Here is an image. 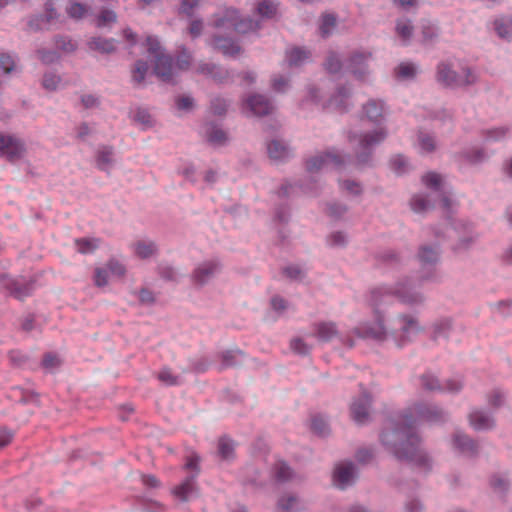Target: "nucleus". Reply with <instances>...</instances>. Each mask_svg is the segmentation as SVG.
Returning <instances> with one entry per match:
<instances>
[{"label": "nucleus", "instance_id": "obj_28", "mask_svg": "<svg viewBox=\"0 0 512 512\" xmlns=\"http://www.w3.org/2000/svg\"><path fill=\"white\" fill-rule=\"evenodd\" d=\"M267 152L271 159L284 161L292 156L290 146L283 140L273 139L267 144Z\"/></svg>", "mask_w": 512, "mask_h": 512}, {"label": "nucleus", "instance_id": "obj_48", "mask_svg": "<svg viewBox=\"0 0 512 512\" xmlns=\"http://www.w3.org/2000/svg\"><path fill=\"white\" fill-rule=\"evenodd\" d=\"M62 85V78L60 75L53 71H48L44 74L42 79V86L46 90L55 91Z\"/></svg>", "mask_w": 512, "mask_h": 512}, {"label": "nucleus", "instance_id": "obj_45", "mask_svg": "<svg viewBox=\"0 0 512 512\" xmlns=\"http://www.w3.org/2000/svg\"><path fill=\"white\" fill-rule=\"evenodd\" d=\"M149 73L150 69L148 64L143 60H138L132 69V79L134 83L141 85L145 83L146 77Z\"/></svg>", "mask_w": 512, "mask_h": 512}, {"label": "nucleus", "instance_id": "obj_11", "mask_svg": "<svg viewBox=\"0 0 512 512\" xmlns=\"http://www.w3.org/2000/svg\"><path fill=\"white\" fill-rule=\"evenodd\" d=\"M373 59V53L369 50L359 49L353 51L347 61V69L351 75L360 82H366L371 76L369 62Z\"/></svg>", "mask_w": 512, "mask_h": 512}, {"label": "nucleus", "instance_id": "obj_60", "mask_svg": "<svg viewBox=\"0 0 512 512\" xmlns=\"http://www.w3.org/2000/svg\"><path fill=\"white\" fill-rule=\"evenodd\" d=\"M290 347L295 353L300 355H306L311 350V347L302 338L292 339Z\"/></svg>", "mask_w": 512, "mask_h": 512}, {"label": "nucleus", "instance_id": "obj_42", "mask_svg": "<svg viewBox=\"0 0 512 512\" xmlns=\"http://www.w3.org/2000/svg\"><path fill=\"white\" fill-rule=\"evenodd\" d=\"M452 319L448 317L437 319L432 324V333L434 338H446L452 330Z\"/></svg>", "mask_w": 512, "mask_h": 512}, {"label": "nucleus", "instance_id": "obj_41", "mask_svg": "<svg viewBox=\"0 0 512 512\" xmlns=\"http://www.w3.org/2000/svg\"><path fill=\"white\" fill-rule=\"evenodd\" d=\"M273 477L279 483H285L293 479L294 472L292 469L284 462L277 461L273 468Z\"/></svg>", "mask_w": 512, "mask_h": 512}, {"label": "nucleus", "instance_id": "obj_25", "mask_svg": "<svg viewBox=\"0 0 512 512\" xmlns=\"http://www.w3.org/2000/svg\"><path fill=\"white\" fill-rule=\"evenodd\" d=\"M371 399L367 393L361 394L354 399L350 406V412L353 420L359 424H364L370 416Z\"/></svg>", "mask_w": 512, "mask_h": 512}, {"label": "nucleus", "instance_id": "obj_36", "mask_svg": "<svg viewBox=\"0 0 512 512\" xmlns=\"http://www.w3.org/2000/svg\"><path fill=\"white\" fill-rule=\"evenodd\" d=\"M311 53L303 47H293L286 51L285 60L290 67H298L308 62Z\"/></svg>", "mask_w": 512, "mask_h": 512}, {"label": "nucleus", "instance_id": "obj_8", "mask_svg": "<svg viewBox=\"0 0 512 512\" xmlns=\"http://www.w3.org/2000/svg\"><path fill=\"white\" fill-rule=\"evenodd\" d=\"M198 461L199 458L196 455H192L188 458L184 466L188 475L179 485L172 489V494L177 500L188 502L198 496V488L195 482L199 473Z\"/></svg>", "mask_w": 512, "mask_h": 512}, {"label": "nucleus", "instance_id": "obj_37", "mask_svg": "<svg viewBox=\"0 0 512 512\" xmlns=\"http://www.w3.org/2000/svg\"><path fill=\"white\" fill-rule=\"evenodd\" d=\"M395 33L403 45L409 44L414 34L411 21L406 18L398 19L395 25Z\"/></svg>", "mask_w": 512, "mask_h": 512}, {"label": "nucleus", "instance_id": "obj_30", "mask_svg": "<svg viewBox=\"0 0 512 512\" xmlns=\"http://www.w3.org/2000/svg\"><path fill=\"white\" fill-rule=\"evenodd\" d=\"M2 289L19 299L26 297L30 293V287H23L22 283L11 279L7 275L0 276V290Z\"/></svg>", "mask_w": 512, "mask_h": 512}, {"label": "nucleus", "instance_id": "obj_1", "mask_svg": "<svg viewBox=\"0 0 512 512\" xmlns=\"http://www.w3.org/2000/svg\"><path fill=\"white\" fill-rule=\"evenodd\" d=\"M446 419L445 412L431 404L415 403L403 414L388 419L380 433L383 447L401 460H406L418 469H432L433 460L421 446L416 426L422 422L438 423Z\"/></svg>", "mask_w": 512, "mask_h": 512}, {"label": "nucleus", "instance_id": "obj_34", "mask_svg": "<svg viewBox=\"0 0 512 512\" xmlns=\"http://www.w3.org/2000/svg\"><path fill=\"white\" fill-rule=\"evenodd\" d=\"M87 46L91 51H96L102 54H109L116 50L117 41L113 38H103L97 36L89 39Z\"/></svg>", "mask_w": 512, "mask_h": 512}, {"label": "nucleus", "instance_id": "obj_47", "mask_svg": "<svg viewBox=\"0 0 512 512\" xmlns=\"http://www.w3.org/2000/svg\"><path fill=\"white\" fill-rule=\"evenodd\" d=\"M325 69L330 74H338L342 71L343 64L340 56L335 52H330L324 63Z\"/></svg>", "mask_w": 512, "mask_h": 512}, {"label": "nucleus", "instance_id": "obj_13", "mask_svg": "<svg viewBox=\"0 0 512 512\" xmlns=\"http://www.w3.org/2000/svg\"><path fill=\"white\" fill-rule=\"evenodd\" d=\"M126 274V266L116 258L109 259L104 265L94 270L93 281L97 287H105L111 279L122 278Z\"/></svg>", "mask_w": 512, "mask_h": 512}, {"label": "nucleus", "instance_id": "obj_50", "mask_svg": "<svg viewBox=\"0 0 512 512\" xmlns=\"http://www.w3.org/2000/svg\"><path fill=\"white\" fill-rule=\"evenodd\" d=\"M339 186L342 192L351 195V196H358L362 193V185L351 179H339Z\"/></svg>", "mask_w": 512, "mask_h": 512}, {"label": "nucleus", "instance_id": "obj_22", "mask_svg": "<svg viewBox=\"0 0 512 512\" xmlns=\"http://www.w3.org/2000/svg\"><path fill=\"white\" fill-rule=\"evenodd\" d=\"M457 161L465 165H480L489 159L485 148L478 145L464 147L457 155Z\"/></svg>", "mask_w": 512, "mask_h": 512}, {"label": "nucleus", "instance_id": "obj_27", "mask_svg": "<svg viewBox=\"0 0 512 512\" xmlns=\"http://www.w3.org/2000/svg\"><path fill=\"white\" fill-rule=\"evenodd\" d=\"M471 427L477 431H486L494 427L495 421L492 415L484 410H473L469 415Z\"/></svg>", "mask_w": 512, "mask_h": 512}, {"label": "nucleus", "instance_id": "obj_18", "mask_svg": "<svg viewBox=\"0 0 512 512\" xmlns=\"http://www.w3.org/2000/svg\"><path fill=\"white\" fill-rule=\"evenodd\" d=\"M242 110L247 115L264 116L272 112L273 105L261 94H251L242 100Z\"/></svg>", "mask_w": 512, "mask_h": 512}, {"label": "nucleus", "instance_id": "obj_64", "mask_svg": "<svg viewBox=\"0 0 512 512\" xmlns=\"http://www.w3.org/2000/svg\"><path fill=\"white\" fill-rule=\"evenodd\" d=\"M504 402H505V395L499 389L493 390L488 396V403L490 406H492L494 408H498V407L502 406L504 404Z\"/></svg>", "mask_w": 512, "mask_h": 512}, {"label": "nucleus", "instance_id": "obj_2", "mask_svg": "<svg viewBox=\"0 0 512 512\" xmlns=\"http://www.w3.org/2000/svg\"><path fill=\"white\" fill-rule=\"evenodd\" d=\"M387 113L388 108L383 100L369 99L362 107V114L365 119L377 124V127L349 135L350 144H356L355 159L344 155L336 148H331L309 157L306 161V171L312 176L329 168L342 171L367 164L371 160L374 148L388 137V129L382 125Z\"/></svg>", "mask_w": 512, "mask_h": 512}, {"label": "nucleus", "instance_id": "obj_54", "mask_svg": "<svg viewBox=\"0 0 512 512\" xmlns=\"http://www.w3.org/2000/svg\"><path fill=\"white\" fill-rule=\"evenodd\" d=\"M55 45L58 50L64 53H72L76 50V43L68 36H59L55 39Z\"/></svg>", "mask_w": 512, "mask_h": 512}, {"label": "nucleus", "instance_id": "obj_26", "mask_svg": "<svg viewBox=\"0 0 512 512\" xmlns=\"http://www.w3.org/2000/svg\"><path fill=\"white\" fill-rule=\"evenodd\" d=\"M415 149L422 155L431 154L437 150L438 143L434 133L420 130L414 142Z\"/></svg>", "mask_w": 512, "mask_h": 512}, {"label": "nucleus", "instance_id": "obj_52", "mask_svg": "<svg viewBox=\"0 0 512 512\" xmlns=\"http://www.w3.org/2000/svg\"><path fill=\"white\" fill-rule=\"evenodd\" d=\"M390 167L395 173L403 174L409 167V161L403 155H395L390 159Z\"/></svg>", "mask_w": 512, "mask_h": 512}, {"label": "nucleus", "instance_id": "obj_49", "mask_svg": "<svg viewBox=\"0 0 512 512\" xmlns=\"http://www.w3.org/2000/svg\"><path fill=\"white\" fill-rule=\"evenodd\" d=\"M113 163V150L110 147H102L98 151L97 165L102 170H108Z\"/></svg>", "mask_w": 512, "mask_h": 512}, {"label": "nucleus", "instance_id": "obj_4", "mask_svg": "<svg viewBox=\"0 0 512 512\" xmlns=\"http://www.w3.org/2000/svg\"><path fill=\"white\" fill-rule=\"evenodd\" d=\"M142 45L153 63V73L163 82L173 83L178 73L188 70L191 65L192 58L186 49L180 51L174 63L172 57L164 53L160 41L155 36H146Z\"/></svg>", "mask_w": 512, "mask_h": 512}, {"label": "nucleus", "instance_id": "obj_19", "mask_svg": "<svg viewBox=\"0 0 512 512\" xmlns=\"http://www.w3.org/2000/svg\"><path fill=\"white\" fill-rule=\"evenodd\" d=\"M357 475V468L352 462H340L333 471V484L339 489H346L355 482Z\"/></svg>", "mask_w": 512, "mask_h": 512}, {"label": "nucleus", "instance_id": "obj_58", "mask_svg": "<svg viewBox=\"0 0 512 512\" xmlns=\"http://www.w3.org/2000/svg\"><path fill=\"white\" fill-rule=\"evenodd\" d=\"M175 103L179 111L189 112L194 108V99L190 95L178 96Z\"/></svg>", "mask_w": 512, "mask_h": 512}, {"label": "nucleus", "instance_id": "obj_9", "mask_svg": "<svg viewBox=\"0 0 512 512\" xmlns=\"http://www.w3.org/2000/svg\"><path fill=\"white\" fill-rule=\"evenodd\" d=\"M449 225L456 233L457 237L452 247L453 251L456 254H461L471 249L479 237V234L474 229L473 224L466 219L450 218Z\"/></svg>", "mask_w": 512, "mask_h": 512}, {"label": "nucleus", "instance_id": "obj_46", "mask_svg": "<svg viewBox=\"0 0 512 512\" xmlns=\"http://www.w3.org/2000/svg\"><path fill=\"white\" fill-rule=\"evenodd\" d=\"M490 486L494 492L502 494L509 488V479L502 473L493 474L490 478Z\"/></svg>", "mask_w": 512, "mask_h": 512}, {"label": "nucleus", "instance_id": "obj_23", "mask_svg": "<svg viewBox=\"0 0 512 512\" xmlns=\"http://www.w3.org/2000/svg\"><path fill=\"white\" fill-rule=\"evenodd\" d=\"M219 263L215 260H206L199 263L193 272V282L196 285L207 284L219 272Z\"/></svg>", "mask_w": 512, "mask_h": 512}, {"label": "nucleus", "instance_id": "obj_32", "mask_svg": "<svg viewBox=\"0 0 512 512\" xmlns=\"http://www.w3.org/2000/svg\"><path fill=\"white\" fill-rule=\"evenodd\" d=\"M134 254L141 259H150L157 254L158 247L150 239H140L132 244Z\"/></svg>", "mask_w": 512, "mask_h": 512}, {"label": "nucleus", "instance_id": "obj_44", "mask_svg": "<svg viewBox=\"0 0 512 512\" xmlns=\"http://www.w3.org/2000/svg\"><path fill=\"white\" fill-rule=\"evenodd\" d=\"M494 28L499 35V37L503 39H511L512 38V18H498L494 21Z\"/></svg>", "mask_w": 512, "mask_h": 512}, {"label": "nucleus", "instance_id": "obj_21", "mask_svg": "<svg viewBox=\"0 0 512 512\" xmlns=\"http://www.w3.org/2000/svg\"><path fill=\"white\" fill-rule=\"evenodd\" d=\"M421 385L428 391H447L455 393L461 390L462 381L460 378H452L441 384L432 374H424L421 379Z\"/></svg>", "mask_w": 512, "mask_h": 512}, {"label": "nucleus", "instance_id": "obj_57", "mask_svg": "<svg viewBox=\"0 0 512 512\" xmlns=\"http://www.w3.org/2000/svg\"><path fill=\"white\" fill-rule=\"evenodd\" d=\"M327 242L332 247H344L348 243V236L342 231H336L330 234Z\"/></svg>", "mask_w": 512, "mask_h": 512}, {"label": "nucleus", "instance_id": "obj_10", "mask_svg": "<svg viewBox=\"0 0 512 512\" xmlns=\"http://www.w3.org/2000/svg\"><path fill=\"white\" fill-rule=\"evenodd\" d=\"M310 99L323 107H332L336 109H346L349 105L348 101L352 95L350 85H341L336 88L333 95L326 98L322 91L316 87H310L308 90Z\"/></svg>", "mask_w": 512, "mask_h": 512}, {"label": "nucleus", "instance_id": "obj_40", "mask_svg": "<svg viewBox=\"0 0 512 512\" xmlns=\"http://www.w3.org/2000/svg\"><path fill=\"white\" fill-rule=\"evenodd\" d=\"M278 11V2L276 0H260L256 6L257 14L263 19L273 18Z\"/></svg>", "mask_w": 512, "mask_h": 512}, {"label": "nucleus", "instance_id": "obj_14", "mask_svg": "<svg viewBox=\"0 0 512 512\" xmlns=\"http://www.w3.org/2000/svg\"><path fill=\"white\" fill-rule=\"evenodd\" d=\"M353 334L360 339L383 341L387 338L388 332L383 317L379 313H375L372 320L361 322L353 330Z\"/></svg>", "mask_w": 512, "mask_h": 512}, {"label": "nucleus", "instance_id": "obj_6", "mask_svg": "<svg viewBox=\"0 0 512 512\" xmlns=\"http://www.w3.org/2000/svg\"><path fill=\"white\" fill-rule=\"evenodd\" d=\"M437 83L451 88H465L478 82L479 74L475 67L464 60L454 59L440 62L436 67Z\"/></svg>", "mask_w": 512, "mask_h": 512}, {"label": "nucleus", "instance_id": "obj_43", "mask_svg": "<svg viewBox=\"0 0 512 512\" xmlns=\"http://www.w3.org/2000/svg\"><path fill=\"white\" fill-rule=\"evenodd\" d=\"M101 241L98 238H79L75 240V247L81 254H91L100 247Z\"/></svg>", "mask_w": 512, "mask_h": 512}, {"label": "nucleus", "instance_id": "obj_53", "mask_svg": "<svg viewBox=\"0 0 512 512\" xmlns=\"http://www.w3.org/2000/svg\"><path fill=\"white\" fill-rule=\"evenodd\" d=\"M132 118L135 122L139 123L143 127H150L153 124V119L150 113L143 108H137L132 113Z\"/></svg>", "mask_w": 512, "mask_h": 512}, {"label": "nucleus", "instance_id": "obj_7", "mask_svg": "<svg viewBox=\"0 0 512 512\" xmlns=\"http://www.w3.org/2000/svg\"><path fill=\"white\" fill-rule=\"evenodd\" d=\"M393 297L407 305H420L424 303L423 293L417 289L411 278H404L392 286H380L371 290L370 303L377 307L388 303Z\"/></svg>", "mask_w": 512, "mask_h": 512}, {"label": "nucleus", "instance_id": "obj_17", "mask_svg": "<svg viewBox=\"0 0 512 512\" xmlns=\"http://www.w3.org/2000/svg\"><path fill=\"white\" fill-rule=\"evenodd\" d=\"M438 242L433 244H422L419 247L417 258L422 265L434 266L440 260L441 250H440V241L449 237L446 233L434 230L433 231Z\"/></svg>", "mask_w": 512, "mask_h": 512}, {"label": "nucleus", "instance_id": "obj_35", "mask_svg": "<svg viewBox=\"0 0 512 512\" xmlns=\"http://www.w3.org/2000/svg\"><path fill=\"white\" fill-rule=\"evenodd\" d=\"M278 509L284 512H299L305 509V503L294 494H284L277 501Z\"/></svg>", "mask_w": 512, "mask_h": 512}, {"label": "nucleus", "instance_id": "obj_33", "mask_svg": "<svg viewBox=\"0 0 512 512\" xmlns=\"http://www.w3.org/2000/svg\"><path fill=\"white\" fill-rule=\"evenodd\" d=\"M510 135V128L506 125L485 128L481 136L486 143H498L506 140Z\"/></svg>", "mask_w": 512, "mask_h": 512}, {"label": "nucleus", "instance_id": "obj_24", "mask_svg": "<svg viewBox=\"0 0 512 512\" xmlns=\"http://www.w3.org/2000/svg\"><path fill=\"white\" fill-rule=\"evenodd\" d=\"M451 448L462 455L472 456L477 452V444L468 435L461 431H455L450 440Z\"/></svg>", "mask_w": 512, "mask_h": 512}, {"label": "nucleus", "instance_id": "obj_56", "mask_svg": "<svg viewBox=\"0 0 512 512\" xmlns=\"http://www.w3.org/2000/svg\"><path fill=\"white\" fill-rule=\"evenodd\" d=\"M243 359V353L240 350L226 351L222 355L224 366H233L240 363Z\"/></svg>", "mask_w": 512, "mask_h": 512}, {"label": "nucleus", "instance_id": "obj_3", "mask_svg": "<svg viewBox=\"0 0 512 512\" xmlns=\"http://www.w3.org/2000/svg\"><path fill=\"white\" fill-rule=\"evenodd\" d=\"M212 27L216 33L209 44L227 57H237L242 51L240 45L230 37L220 36V33L236 31L244 34L258 29L259 23L249 18L240 19L238 11L234 8H224L214 15Z\"/></svg>", "mask_w": 512, "mask_h": 512}, {"label": "nucleus", "instance_id": "obj_20", "mask_svg": "<svg viewBox=\"0 0 512 512\" xmlns=\"http://www.w3.org/2000/svg\"><path fill=\"white\" fill-rule=\"evenodd\" d=\"M25 153L24 143L17 137L0 133V157H7L10 161L20 159Z\"/></svg>", "mask_w": 512, "mask_h": 512}, {"label": "nucleus", "instance_id": "obj_55", "mask_svg": "<svg viewBox=\"0 0 512 512\" xmlns=\"http://www.w3.org/2000/svg\"><path fill=\"white\" fill-rule=\"evenodd\" d=\"M271 86L276 92H286L290 87L289 78L284 75H274L271 79Z\"/></svg>", "mask_w": 512, "mask_h": 512}, {"label": "nucleus", "instance_id": "obj_31", "mask_svg": "<svg viewBox=\"0 0 512 512\" xmlns=\"http://www.w3.org/2000/svg\"><path fill=\"white\" fill-rule=\"evenodd\" d=\"M203 133L213 146L220 147L228 142L227 133L218 125L208 123L203 129Z\"/></svg>", "mask_w": 512, "mask_h": 512}, {"label": "nucleus", "instance_id": "obj_59", "mask_svg": "<svg viewBox=\"0 0 512 512\" xmlns=\"http://www.w3.org/2000/svg\"><path fill=\"white\" fill-rule=\"evenodd\" d=\"M39 59L45 64H52L60 59L57 51L41 49L37 52Z\"/></svg>", "mask_w": 512, "mask_h": 512}, {"label": "nucleus", "instance_id": "obj_51", "mask_svg": "<svg viewBox=\"0 0 512 512\" xmlns=\"http://www.w3.org/2000/svg\"><path fill=\"white\" fill-rule=\"evenodd\" d=\"M336 28V17L333 14H325L322 16L320 21V32L321 35L327 37L332 34Z\"/></svg>", "mask_w": 512, "mask_h": 512}, {"label": "nucleus", "instance_id": "obj_15", "mask_svg": "<svg viewBox=\"0 0 512 512\" xmlns=\"http://www.w3.org/2000/svg\"><path fill=\"white\" fill-rule=\"evenodd\" d=\"M313 336L321 342H328L337 337L340 342L348 347L355 345L354 339L350 335H340L335 323L319 322L313 325Z\"/></svg>", "mask_w": 512, "mask_h": 512}, {"label": "nucleus", "instance_id": "obj_5", "mask_svg": "<svg viewBox=\"0 0 512 512\" xmlns=\"http://www.w3.org/2000/svg\"><path fill=\"white\" fill-rule=\"evenodd\" d=\"M424 185L432 190L431 194L418 193L410 200L411 209L415 213H424L433 207L432 200L438 198L443 209L453 212L457 206L456 198L445 178L435 172H428L422 177Z\"/></svg>", "mask_w": 512, "mask_h": 512}, {"label": "nucleus", "instance_id": "obj_29", "mask_svg": "<svg viewBox=\"0 0 512 512\" xmlns=\"http://www.w3.org/2000/svg\"><path fill=\"white\" fill-rule=\"evenodd\" d=\"M65 13L68 18L74 21H82L91 13V7L77 0H69L65 5Z\"/></svg>", "mask_w": 512, "mask_h": 512}, {"label": "nucleus", "instance_id": "obj_39", "mask_svg": "<svg viewBox=\"0 0 512 512\" xmlns=\"http://www.w3.org/2000/svg\"><path fill=\"white\" fill-rule=\"evenodd\" d=\"M95 25L97 27L110 26L117 21V14L112 8L101 7L95 14Z\"/></svg>", "mask_w": 512, "mask_h": 512}, {"label": "nucleus", "instance_id": "obj_63", "mask_svg": "<svg viewBox=\"0 0 512 512\" xmlns=\"http://www.w3.org/2000/svg\"><path fill=\"white\" fill-rule=\"evenodd\" d=\"M15 58L8 53H0V67L5 73H10L15 69Z\"/></svg>", "mask_w": 512, "mask_h": 512}, {"label": "nucleus", "instance_id": "obj_12", "mask_svg": "<svg viewBox=\"0 0 512 512\" xmlns=\"http://www.w3.org/2000/svg\"><path fill=\"white\" fill-rule=\"evenodd\" d=\"M65 19L57 9L55 0H47L43 5V12L41 15L33 16L28 21V26L31 29L39 30L45 26H59L64 24Z\"/></svg>", "mask_w": 512, "mask_h": 512}, {"label": "nucleus", "instance_id": "obj_16", "mask_svg": "<svg viewBox=\"0 0 512 512\" xmlns=\"http://www.w3.org/2000/svg\"><path fill=\"white\" fill-rule=\"evenodd\" d=\"M398 322V329L392 333V336L398 345H404L421 330V327L414 316L401 315L398 318Z\"/></svg>", "mask_w": 512, "mask_h": 512}, {"label": "nucleus", "instance_id": "obj_62", "mask_svg": "<svg viewBox=\"0 0 512 512\" xmlns=\"http://www.w3.org/2000/svg\"><path fill=\"white\" fill-rule=\"evenodd\" d=\"M346 212L347 207L341 203L333 202L327 206V213L335 219H340Z\"/></svg>", "mask_w": 512, "mask_h": 512}, {"label": "nucleus", "instance_id": "obj_61", "mask_svg": "<svg viewBox=\"0 0 512 512\" xmlns=\"http://www.w3.org/2000/svg\"><path fill=\"white\" fill-rule=\"evenodd\" d=\"M234 450L233 442L228 438H222L219 441V453L224 459H229Z\"/></svg>", "mask_w": 512, "mask_h": 512}, {"label": "nucleus", "instance_id": "obj_38", "mask_svg": "<svg viewBox=\"0 0 512 512\" xmlns=\"http://www.w3.org/2000/svg\"><path fill=\"white\" fill-rule=\"evenodd\" d=\"M419 73V67L409 61L401 62L395 68V75L400 80H412Z\"/></svg>", "mask_w": 512, "mask_h": 512}]
</instances>
